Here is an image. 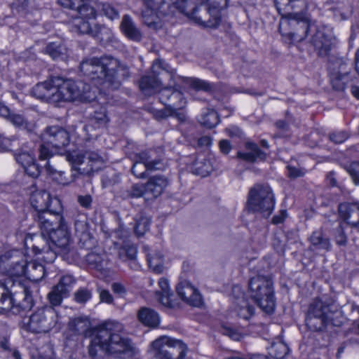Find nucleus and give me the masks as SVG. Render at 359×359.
<instances>
[{
  "instance_id": "13d9d810",
  "label": "nucleus",
  "mask_w": 359,
  "mask_h": 359,
  "mask_svg": "<svg viewBox=\"0 0 359 359\" xmlns=\"http://www.w3.org/2000/svg\"><path fill=\"white\" fill-rule=\"evenodd\" d=\"M91 298V292L86 288H81L74 293V300L79 304H84Z\"/></svg>"
},
{
  "instance_id": "4be33fe9",
  "label": "nucleus",
  "mask_w": 359,
  "mask_h": 359,
  "mask_svg": "<svg viewBox=\"0 0 359 359\" xmlns=\"http://www.w3.org/2000/svg\"><path fill=\"white\" fill-rule=\"evenodd\" d=\"M178 296L186 303L193 306L202 304V297L198 290L188 281H181L176 287Z\"/></svg>"
},
{
  "instance_id": "c756f323",
  "label": "nucleus",
  "mask_w": 359,
  "mask_h": 359,
  "mask_svg": "<svg viewBox=\"0 0 359 359\" xmlns=\"http://www.w3.org/2000/svg\"><path fill=\"white\" fill-rule=\"evenodd\" d=\"M158 285L161 290V292H156L159 302L165 307L175 308L177 306V303L172 299L173 294L170 292L168 280L161 278L158 280Z\"/></svg>"
},
{
  "instance_id": "1a4fd4ad",
  "label": "nucleus",
  "mask_w": 359,
  "mask_h": 359,
  "mask_svg": "<svg viewBox=\"0 0 359 359\" xmlns=\"http://www.w3.org/2000/svg\"><path fill=\"white\" fill-rule=\"evenodd\" d=\"M248 292L255 302L266 313L273 311L276 302L272 280L264 276L257 275L250 278Z\"/></svg>"
},
{
  "instance_id": "ddd939ff",
  "label": "nucleus",
  "mask_w": 359,
  "mask_h": 359,
  "mask_svg": "<svg viewBox=\"0 0 359 359\" xmlns=\"http://www.w3.org/2000/svg\"><path fill=\"white\" fill-rule=\"evenodd\" d=\"M274 205V195L268 184H257L250 189L248 198V208L250 210L268 217L271 214Z\"/></svg>"
},
{
  "instance_id": "f3484780",
  "label": "nucleus",
  "mask_w": 359,
  "mask_h": 359,
  "mask_svg": "<svg viewBox=\"0 0 359 359\" xmlns=\"http://www.w3.org/2000/svg\"><path fill=\"white\" fill-rule=\"evenodd\" d=\"M165 78L172 81V83H170L168 87L175 88V74L164 69L161 60H155L152 65V75L142 76L139 86L141 90L147 95H151L156 92L160 93L162 90V80Z\"/></svg>"
},
{
  "instance_id": "58836bf2",
  "label": "nucleus",
  "mask_w": 359,
  "mask_h": 359,
  "mask_svg": "<svg viewBox=\"0 0 359 359\" xmlns=\"http://www.w3.org/2000/svg\"><path fill=\"white\" fill-rule=\"evenodd\" d=\"M146 184L137 183L132 185L130 189L123 194L124 198H137L142 197L145 200H149L148 198L147 191L146 190Z\"/></svg>"
},
{
  "instance_id": "f8f14e48",
  "label": "nucleus",
  "mask_w": 359,
  "mask_h": 359,
  "mask_svg": "<svg viewBox=\"0 0 359 359\" xmlns=\"http://www.w3.org/2000/svg\"><path fill=\"white\" fill-rule=\"evenodd\" d=\"M26 262L25 255L20 250H10L0 255V269L10 277L7 284H12L13 280H20L26 283L31 291L30 283L22 278L26 273Z\"/></svg>"
},
{
  "instance_id": "412c9836",
  "label": "nucleus",
  "mask_w": 359,
  "mask_h": 359,
  "mask_svg": "<svg viewBox=\"0 0 359 359\" xmlns=\"http://www.w3.org/2000/svg\"><path fill=\"white\" fill-rule=\"evenodd\" d=\"M32 95L46 102L57 103V90L53 82V77L43 82L38 83L32 89Z\"/></svg>"
},
{
  "instance_id": "79ce46f5",
  "label": "nucleus",
  "mask_w": 359,
  "mask_h": 359,
  "mask_svg": "<svg viewBox=\"0 0 359 359\" xmlns=\"http://www.w3.org/2000/svg\"><path fill=\"white\" fill-rule=\"evenodd\" d=\"M8 119L13 126L29 132L34 129V124L28 122L22 115L18 114H12L10 111L9 116L4 117Z\"/></svg>"
},
{
  "instance_id": "052dcab7",
  "label": "nucleus",
  "mask_w": 359,
  "mask_h": 359,
  "mask_svg": "<svg viewBox=\"0 0 359 359\" xmlns=\"http://www.w3.org/2000/svg\"><path fill=\"white\" fill-rule=\"evenodd\" d=\"M93 117L96 123L100 126H105L109 121V118L104 109H101L100 111H95Z\"/></svg>"
},
{
  "instance_id": "4c0bfd02",
  "label": "nucleus",
  "mask_w": 359,
  "mask_h": 359,
  "mask_svg": "<svg viewBox=\"0 0 359 359\" xmlns=\"http://www.w3.org/2000/svg\"><path fill=\"white\" fill-rule=\"evenodd\" d=\"M69 330L76 334L86 333L90 327V321L87 318L79 317L72 319L69 323Z\"/></svg>"
},
{
  "instance_id": "2eb2a0df",
  "label": "nucleus",
  "mask_w": 359,
  "mask_h": 359,
  "mask_svg": "<svg viewBox=\"0 0 359 359\" xmlns=\"http://www.w3.org/2000/svg\"><path fill=\"white\" fill-rule=\"evenodd\" d=\"M151 346L155 359H184L188 350L182 341L167 336L158 337Z\"/></svg>"
},
{
  "instance_id": "4468645a",
  "label": "nucleus",
  "mask_w": 359,
  "mask_h": 359,
  "mask_svg": "<svg viewBox=\"0 0 359 359\" xmlns=\"http://www.w3.org/2000/svg\"><path fill=\"white\" fill-rule=\"evenodd\" d=\"M160 102L165 105L162 109H152L154 118L158 121L172 116L177 109H183L187 101L182 91L172 87H164L160 92Z\"/></svg>"
},
{
  "instance_id": "de8ad7c7",
  "label": "nucleus",
  "mask_w": 359,
  "mask_h": 359,
  "mask_svg": "<svg viewBox=\"0 0 359 359\" xmlns=\"http://www.w3.org/2000/svg\"><path fill=\"white\" fill-rule=\"evenodd\" d=\"M133 160L134 161L133 165L131 168L132 173L137 177L140 179H144L146 178L147 175V172L149 171L145 165L140 161L139 158H137L135 156V154L133 157Z\"/></svg>"
},
{
  "instance_id": "8fccbe9b",
  "label": "nucleus",
  "mask_w": 359,
  "mask_h": 359,
  "mask_svg": "<svg viewBox=\"0 0 359 359\" xmlns=\"http://www.w3.org/2000/svg\"><path fill=\"white\" fill-rule=\"evenodd\" d=\"M16 161L24 168L35 161L34 155L30 151H20L15 154Z\"/></svg>"
},
{
  "instance_id": "2f4dec72",
  "label": "nucleus",
  "mask_w": 359,
  "mask_h": 359,
  "mask_svg": "<svg viewBox=\"0 0 359 359\" xmlns=\"http://www.w3.org/2000/svg\"><path fill=\"white\" fill-rule=\"evenodd\" d=\"M246 152H238V157L248 162H254L257 160H264L266 154L258 147L256 144L247 142L245 144Z\"/></svg>"
},
{
  "instance_id": "dca6fc26",
  "label": "nucleus",
  "mask_w": 359,
  "mask_h": 359,
  "mask_svg": "<svg viewBox=\"0 0 359 359\" xmlns=\"http://www.w3.org/2000/svg\"><path fill=\"white\" fill-rule=\"evenodd\" d=\"M309 22V17L304 11L289 13L288 17L283 18L280 22L279 32L291 40L302 41L308 34Z\"/></svg>"
},
{
  "instance_id": "bb28decb",
  "label": "nucleus",
  "mask_w": 359,
  "mask_h": 359,
  "mask_svg": "<svg viewBox=\"0 0 359 359\" xmlns=\"http://www.w3.org/2000/svg\"><path fill=\"white\" fill-rule=\"evenodd\" d=\"M53 199L46 191L40 190L32 193L30 197V203L36 213H39L46 211L49 208H53V205H50L51 201Z\"/></svg>"
},
{
  "instance_id": "ea45409f",
  "label": "nucleus",
  "mask_w": 359,
  "mask_h": 359,
  "mask_svg": "<svg viewBox=\"0 0 359 359\" xmlns=\"http://www.w3.org/2000/svg\"><path fill=\"white\" fill-rule=\"evenodd\" d=\"M78 7H65V8H69L73 11H76L77 12L79 19L83 20H89V19H95L96 17V11L93 7L88 5L82 4V2H79L78 4Z\"/></svg>"
},
{
  "instance_id": "9b49d317",
  "label": "nucleus",
  "mask_w": 359,
  "mask_h": 359,
  "mask_svg": "<svg viewBox=\"0 0 359 359\" xmlns=\"http://www.w3.org/2000/svg\"><path fill=\"white\" fill-rule=\"evenodd\" d=\"M58 320V313L54 308L44 306L24 318L22 327L32 333H46L55 327Z\"/></svg>"
},
{
  "instance_id": "5fc2aeb1",
  "label": "nucleus",
  "mask_w": 359,
  "mask_h": 359,
  "mask_svg": "<svg viewBox=\"0 0 359 359\" xmlns=\"http://www.w3.org/2000/svg\"><path fill=\"white\" fill-rule=\"evenodd\" d=\"M55 149L51 147L50 144H47L43 142L39 148V159L47 160L49 159L53 154H56Z\"/></svg>"
},
{
  "instance_id": "4d7b16f0",
  "label": "nucleus",
  "mask_w": 359,
  "mask_h": 359,
  "mask_svg": "<svg viewBox=\"0 0 359 359\" xmlns=\"http://www.w3.org/2000/svg\"><path fill=\"white\" fill-rule=\"evenodd\" d=\"M137 252V248L135 245H128L121 248L119 256L121 258H123V255L125 254L127 259L133 261L136 258Z\"/></svg>"
},
{
  "instance_id": "864d4df0",
  "label": "nucleus",
  "mask_w": 359,
  "mask_h": 359,
  "mask_svg": "<svg viewBox=\"0 0 359 359\" xmlns=\"http://www.w3.org/2000/svg\"><path fill=\"white\" fill-rule=\"evenodd\" d=\"M87 263L97 269H101L104 259L102 256L96 252L88 253L86 257Z\"/></svg>"
},
{
  "instance_id": "0eeeda50",
  "label": "nucleus",
  "mask_w": 359,
  "mask_h": 359,
  "mask_svg": "<svg viewBox=\"0 0 359 359\" xmlns=\"http://www.w3.org/2000/svg\"><path fill=\"white\" fill-rule=\"evenodd\" d=\"M57 90V103L60 102H90L95 98L90 86L81 81L64 79L60 76L53 77Z\"/></svg>"
},
{
  "instance_id": "393cba45",
  "label": "nucleus",
  "mask_w": 359,
  "mask_h": 359,
  "mask_svg": "<svg viewBox=\"0 0 359 359\" xmlns=\"http://www.w3.org/2000/svg\"><path fill=\"white\" fill-rule=\"evenodd\" d=\"M334 65L338 66V70L330 74V82L334 89L342 91L345 89L346 84L348 81L346 71L347 64L342 60H338Z\"/></svg>"
},
{
  "instance_id": "aec40b11",
  "label": "nucleus",
  "mask_w": 359,
  "mask_h": 359,
  "mask_svg": "<svg viewBox=\"0 0 359 359\" xmlns=\"http://www.w3.org/2000/svg\"><path fill=\"white\" fill-rule=\"evenodd\" d=\"M135 156L149 171L164 170L166 168L161 149L145 150L135 154Z\"/></svg>"
},
{
  "instance_id": "0e129e2a",
  "label": "nucleus",
  "mask_w": 359,
  "mask_h": 359,
  "mask_svg": "<svg viewBox=\"0 0 359 359\" xmlns=\"http://www.w3.org/2000/svg\"><path fill=\"white\" fill-rule=\"evenodd\" d=\"M335 241L337 245L342 246L347 243V237L341 226L336 229Z\"/></svg>"
},
{
  "instance_id": "a18cd8bd",
  "label": "nucleus",
  "mask_w": 359,
  "mask_h": 359,
  "mask_svg": "<svg viewBox=\"0 0 359 359\" xmlns=\"http://www.w3.org/2000/svg\"><path fill=\"white\" fill-rule=\"evenodd\" d=\"M147 262L149 268L155 273H160L163 269V257L160 253L147 255Z\"/></svg>"
},
{
  "instance_id": "7c9ffc66",
  "label": "nucleus",
  "mask_w": 359,
  "mask_h": 359,
  "mask_svg": "<svg viewBox=\"0 0 359 359\" xmlns=\"http://www.w3.org/2000/svg\"><path fill=\"white\" fill-rule=\"evenodd\" d=\"M137 318L141 323L149 327H156L160 323L158 313L150 308L142 307L137 313Z\"/></svg>"
},
{
  "instance_id": "69168bd1",
  "label": "nucleus",
  "mask_w": 359,
  "mask_h": 359,
  "mask_svg": "<svg viewBox=\"0 0 359 359\" xmlns=\"http://www.w3.org/2000/svg\"><path fill=\"white\" fill-rule=\"evenodd\" d=\"M46 52L54 60L58 58L61 55L60 47L54 43L47 46Z\"/></svg>"
},
{
  "instance_id": "473e14b6",
  "label": "nucleus",
  "mask_w": 359,
  "mask_h": 359,
  "mask_svg": "<svg viewBox=\"0 0 359 359\" xmlns=\"http://www.w3.org/2000/svg\"><path fill=\"white\" fill-rule=\"evenodd\" d=\"M296 243L297 241H292L287 235L276 233L273 238L272 245L278 254L283 255L287 249H291V245Z\"/></svg>"
},
{
  "instance_id": "c03bdc74",
  "label": "nucleus",
  "mask_w": 359,
  "mask_h": 359,
  "mask_svg": "<svg viewBox=\"0 0 359 359\" xmlns=\"http://www.w3.org/2000/svg\"><path fill=\"white\" fill-rule=\"evenodd\" d=\"M199 121L201 125L212 128L218 124L219 119L217 113L215 110L207 109L202 114Z\"/></svg>"
},
{
  "instance_id": "49530a36",
  "label": "nucleus",
  "mask_w": 359,
  "mask_h": 359,
  "mask_svg": "<svg viewBox=\"0 0 359 359\" xmlns=\"http://www.w3.org/2000/svg\"><path fill=\"white\" fill-rule=\"evenodd\" d=\"M98 9L107 18L113 20L119 18V11L115 6L109 3L100 2L98 4Z\"/></svg>"
},
{
  "instance_id": "6e6d98bb",
  "label": "nucleus",
  "mask_w": 359,
  "mask_h": 359,
  "mask_svg": "<svg viewBox=\"0 0 359 359\" xmlns=\"http://www.w3.org/2000/svg\"><path fill=\"white\" fill-rule=\"evenodd\" d=\"M73 173L71 175V179H67L65 176V172L62 171H58L57 172H55V175L53 177V180L56 181L58 184H62V185H67L71 182L74 181L76 177V175L78 174L76 172L73 171Z\"/></svg>"
},
{
  "instance_id": "72a5a7b5",
  "label": "nucleus",
  "mask_w": 359,
  "mask_h": 359,
  "mask_svg": "<svg viewBox=\"0 0 359 359\" xmlns=\"http://www.w3.org/2000/svg\"><path fill=\"white\" fill-rule=\"evenodd\" d=\"M212 170L213 168L210 160L202 156L198 157L191 166L192 172L202 177L208 175Z\"/></svg>"
},
{
  "instance_id": "c9c22d12",
  "label": "nucleus",
  "mask_w": 359,
  "mask_h": 359,
  "mask_svg": "<svg viewBox=\"0 0 359 359\" xmlns=\"http://www.w3.org/2000/svg\"><path fill=\"white\" fill-rule=\"evenodd\" d=\"M311 247L313 250H330L331 244L329 238L324 236L321 231L313 232L309 238Z\"/></svg>"
},
{
  "instance_id": "b1692460",
  "label": "nucleus",
  "mask_w": 359,
  "mask_h": 359,
  "mask_svg": "<svg viewBox=\"0 0 359 359\" xmlns=\"http://www.w3.org/2000/svg\"><path fill=\"white\" fill-rule=\"evenodd\" d=\"M169 184V180L164 175H156L151 177L145 183L149 200L161 196Z\"/></svg>"
},
{
  "instance_id": "e433bc0d",
  "label": "nucleus",
  "mask_w": 359,
  "mask_h": 359,
  "mask_svg": "<svg viewBox=\"0 0 359 359\" xmlns=\"http://www.w3.org/2000/svg\"><path fill=\"white\" fill-rule=\"evenodd\" d=\"M288 351L289 348L287 344L280 340L273 341L268 348L269 355L274 359H283Z\"/></svg>"
},
{
  "instance_id": "39448f33",
  "label": "nucleus",
  "mask_w": 359,
  "mask_h": 359,
  "mask_svg": "<svg viewBox=\"0 0 359 359\" xmlns=\"http://www.w3.org/2000/svg\"><path fill=\"white\" fill-rule=\"evenodd\" d=\"M341 312L338 306L327 304L321 299L316 298L310 304L306 318V325L312 330H320L326 325L332 324L338 326L341 324L339 320Z\"/></svg>"
},
{
  "instance_id": "603ef678",
  "label": "nucleus",
  "mask_w": 359,
  "mask_h": 359,
  "mask_svg": "<svg viewBox=\"0 0 359 359\" xmlns=\"http://www.w3.org/2000/svg\"><path fill=\"white\" fill-rule=\"evenodd\" d=\"M74 28L76 32L80 34H91L93 26L90 22L83 19H76L74 22Z\"/></svg>"
},
{
  "instance_id": "7ed1b4c3",
  "label": "nucleus",
  "mask_w": 359,
  "mask_h": 359,
  "mask_svg": "<svg viewBox=\"0 0 359 359\" xmlns=\"http://www.w3.org/2000/svg\"><path fill=\"white\" fill-rule=\"evenodd\" d=\"M80 71L96 84H107V87L112 89H117L121 86V80L130 76L126 65L108 55L83 60L80 64Z\"/></svg>"
},
{
  "instance_id": "20e7f679",
  "label": "nucleus",
  "mask_w": 359,
  "mask_h": 359,
  "mask_svg": "<svg viewBox=\"0 0 359 359\" xmlns=\"http://www.w3.org/2000/svg\"><path fill=\"white\" fill-rule=\"evenodd\" d=\"M33 305L32 296L26 283L13 280L10 286L0 283V309L20 313L30 310Z\"/></svg>"
},
{
  "instance_id": "f257e3e1",
  "label": "nucleus",
  "mask_w": 359,
  "mask_h": 359,
  "mask_svg": "<svg viewBox=\"0 0 359 359\" xmlns=\"http://www.w3.org/2000/svg\"><path fill=\"white\" fill-rule=\"evenodd\" d=\"M46 211L36 213L34 217L41 231L36 236L32 248L35 255H42L46 262H53L57 255L69 263L79 262L81 255L70 241L69 233L62 215L60 201L54 198Z\"/></svg>"
},
{
  "instance_id": "5701e85b",
  "label": "nucleus",
  "mask_w": 359,
  "mask_h": 359,
  "mask_svg": "<svg viewBox=\"0 0 359 359\" xmlns=\"http://www.w3.org/2000/svg\"><path fill=\"white\" fill-rule=\"evenodd\" d=\"M339 217L352 228L359 231V204L341 203L338 208Z\"/></svg>"
},
{
  "instance_id": "6e6552de",
  "label": "nucleus",
  "mask_w": 359,
  "mask_h": 359,
  "mask_svg": "<svg viewBox=\"0 0 359 359\" xmlns=\"http://www.w3.org/2000/svg\"><path fill=\"white\" fill-rule=\"evenodd\" d=\"M205 3L201 2L196 6L194 0H182L179 11L202 27H217L221 21L220 10L217 6L211 7Z\"/></svg>"
},
{
  "instance_id": "f704fd0d",
  "label": "nucleus",
  "mask_w": 359,
  "mask_h": 359,
  "mask_svg": "<svg viewBox=\"0 0 359 359\" xmlns=\"http://www.w3.org/2000/svg\"><path fill=\"white\" fill-rule=\"evenodd\" d=\"M27 278L32 281L37 282L41 280L45 276V269L43 266L36 262H26Z\"/></svg>"
},
{
  "instance_id": "6ab92c4d",
  "label": "nucleus",
  "mask_w": 359,
  "mask_h": 359,
  "mask_svg": "<svg viewBox=\"0 0 359 359\" xmlns=\"http://www.w3.org/2000/svg\"><path fill=\"white\" fill-rule=\"evenodd\" d=\"M74 282V278L70 275L64 276L60 279L59 283L48 294L51 307L60 305L62 299L68 296Z\"/></svg>"
},
{
  "instance_id": "f03ea898",
  "label": "nucleus",
  "mask_w": 359,
  "mask_h": 359,
  "mask_svg": "<svg viewBox=\"0 0 359 359\" xmlns=\"http://www.w3.org/2000/svg\"><path fill=\"white\" fill-rule=\"evenodd\" d=\"M124 326L114 320L105 321L94 328L90 345L89 355L100 359L106 355H114L123 359L136 355L137 350L132 341L125 336Z\"/></svg>"
},
{
  "instance_id": "09e8293b",
  "label": "nucleus",
  "mask_w": 359,
  "mask_h": 359,
  "mask_svg": "<svg viewBox=\"0 0 359 359\" xmlns=\"http://www.w3.org/2000/svg\"><path fill=\"white\" fill-rule=\"evenodd\" d=\"M111 35V29L104 25L95 24L93 26V29L90 36L93 37L98 38L101 40L109 39Z\"/></svg>"
},
{
  "instance_id": "cd10ccee",
  "label": "nucleus",
  "mask_w": 359,
  "mask_h": 359,
  "mask_svg": "<svg viewBox=\"0 0 359 359\" xmlns=\"http://www.w3.org/2000/svg\"><path fill=\"white\" fill-rule=\"evenodd\" d=\"M175 88H177L181 91L180 83H187L197 90H203L205 92H210L214 90V86L204 80L195 78H189L178 76L175 74Z\"/></svg>"
},
{
  "instance_id": "3c124183",
  "label": "nucleus",
  "mask_w": 359,
  "mask_h": 359,
  "mask_svg": "<svg viewBox=\"0 0 359 359\" xmlns=\"http://www.w3.org/2000/svg\"><path fill=\"white\" fill-rule=\"evenodd\" d=\"M150 224V219L146 217H140V219L137 220L134 227L135 233L138 236H143L149 230Z\"/></svg>"
},
{
  "instance_id": "c85d7f7f",
  "label": "nucleus",
  "mask_w": 359,
  "mask_h": 359,
  "mask_svg": "<svg viewBox=\"0 0 359 359\" xmlns=\"http://www.w3.org/2000/svg\"><path fill=\"white\" fill-rule=\"evenodd\" d=\"M275 5L278 13L284 18H287L291 11L294 8H306V0H275Z\"/></svg>"
},
{
  "instance_id": "a878e982",
  "label": "nucleus",
  "mask_w": 359,
  "mask_h": 359,
  "mask_svg": "<svg viewBox=\"0 0 359 359\" xmlns=\"http://www.w3.org/2000/svg\"><path fill=\"white\" fill-rule=\"evenodd\" d=\"M120 29L122 33L131 41L139 42L143 37L142 32L129 15L123 16Z\"/></svg>"
},
{
  "instance_id": "680f3d73",
  "label": "nucleus",
  "mask_w": 359,
  "mask_h": 359,
  "mask_svg": "<svg viewBox=\"0 0 359 359\" xmlns=\"http://www.w3.org/2000/svg\"><path fill=\"white\" fill-rule=\"evenodd\" d=\"M25 172L33 178L37 177L40 175V168L36 163V160L32 163L24 168Z\"/></svg>"
},
{
  "instance_id": "37998d69",
  "label": "nucleus",
  "mask_w": 359,
  "mask_h": 359,
  "mask_svg": "<svg viewBox=\"0 0 359 359\" xmlns=\"http://www.w3.org/2000/svg\"><path fill=\"white\" fill-rule=\"evenodd\" d=\"M235 311L238 316L245 320L250 319L254 314V307L245 299H238Z\"/></svg>"
},
{
  "instance_id": "e2e57ef3",
  "label": "nucleus",
  "mask_w": 359,
  "mask_h": 359,
  "mask_svg": "<svg viewBox=\"0 0 359 359\" xmlns=\"http://www.w3.org/2000/svg\"><path fill=\"white\" fill-rule=\"evenodd\" d=\"M347 138L348 134L344 131L334 132L330 134V140L336 144H341Z\"/></svg>"
},
{
  "instance_id": "a19ab883",
  "label": "nucleus",
  "mask_w": 359,
  "mask_h": 359,
  "mask_svg": "<svg viewBox=\"0 0 359 359\" xmlns=\"http://www.w3.org/2000/svg\"><path fill=\"white\" fill-rule=\"evenodd\" d=\"M313 43L316 49H318L321 54H327L332 48V43L327 39L324 34L318 32L313 38Z\"/></svg>"
},
{
  "instance_id": "423d86ee",
  "label": "nucleus",
  "mask_w": 359,
  "mask_h": 359,
  "mask_svg": "<svg viewBox=\"0 0 359 359\" xmlns=\"http://www.w3.org/2000/svg\"><path fill=\"white\" fill-rule=\"evenodd\" d=\"M182 0H143L141 12L142 22L149 29L158 30L163 26L162 16L173 14L179 10Z\"/></svg>"
},
{
  "instance_id": "9d476101",
  "label": "nucleus",
  "mask_w": 359,
  "mask_h": 359,
  "mask_svg": "<svg viewBox=\"0 0 359 359\" xmlns=\"http://www.w3.org/2000/svg\"><path fill=\"white\" fill-rule=\"evenodd\" d=\"M66 159L72 164V170L81 175H90L97 171L104 163V157L91 146H86L83 153H68Z\"/></svg>"
},
{
  "instance_id": "a211bd4d",
  "label": "nucleus",
  "mask_w": 359,
  "mask_h": 359,
  "mask_svg": "<svg viewBox=\"0 0 359 359\" xmlns=\"http://www.w3.org/2000/svg\"><path fill=\"white\" fill-rule=\"evenodd\" d=\"M42 139L46 144H50L55 152H60L69 143V133L57 126L48 127L42 134Z\"/></svg>"
},
{
  "instance_id": "338daca9",
  "label": "nucleus",
  "mask_w": 359,
  "mask_h": 359,
  "mask_svg": "<svg viewBox=\"0 0 359 359\" xmlns=\"http://www.w3.org/2000/svg\"><path fill=\"white\" fill-rule=\"evenodd\" d=\"M287 168L288 170V176L291 178L302 177L306 172L304 169L292 167L291 165H288Z\"/></svg>"
},
{
  "instance_id": "774afa93",
  "label": "nucleus",
  "mask_w": 359,
  "mask_h": 359,
  "mask_svg": "<svg viewBox=\"0 0 359 359\" xmlns=\"http://www.w3.org/2000/svg\"><path fill=\"white\" fill-rule=\"evenodd\" d=\"M99 293L101 302L107 304H110L113 302V297L108 290L99 289Z\"/></svg>"
},
{
  "instance_id": "bf43d9fd",
  "label": "nucleus",
  "mask_w": 359,
  "mask_h": 359,
  "mask_svg": "<svg viewBox=\"0 0 359 359\" xmlns=\"http://www.w3.org/2000/svg\"><path fill=\"white\" fill-rule=\"evenodd\" d=\"M347 171L351 176L354 183L355 184H359V162L351 163L347 168Z\"/></svg>"
}]
</instances>
